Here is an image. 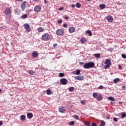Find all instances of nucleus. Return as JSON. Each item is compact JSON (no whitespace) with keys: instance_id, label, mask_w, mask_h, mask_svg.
Returning a JSON list of instances; mask_svg holds the SVG:
<instances>
[{"instance_id":"nucleus-1","label":"nucleus","mask_w":126,"mask_h":126,"mask_svg":"<svg viewBox=\"0 0 126 126\" xmlns=\"http://www.w3.org/2000/svg\"><path fill=\"white\" fill-rule=\"evenodd\" d=\"M94 66H95V64L94 63V62H89L88 63H86L84 64L83 67L84 68H92Z\"/></svg>"},{"instance_id":"nucleus-2","label":"nucleus","mask_w":126,"mask_h":126,"mask_svg":"<svg viewBox=\"0 0 126 126\" xmlns=\"http://www.w3.org/2000/svg\"><path fill=\"white\" fill-rule=\"evenodd\" d=\"M41 40L43 41H50L51 40V35L49 33H46L42 35Z\"/></svg>"},{"instance_id":"nucleus-3","label":"nucleus","mask_w":126,"mask_h":126,"mask_svg":"<svg viewBox=\"0 0 126 126\" xmlns=\"http://www.w3.org/2000/svg\"><path fill=\"white\" fill-rule=\"evenodd\" d=\"M105 64H106L104 66L105 69H107V68H109L110 67V65L112 64L111 63V60L110 59H106L105 63Z\"/></svg>"},{"instance_id":"nucleus-4","label":"nucleus","mask_w":126,"mask_h":126,"mask_svg":"<svg viewBox=\"0 0 126 126\" xmlns=\"http://www.w3.org/2000/svg\"><path fill=\"white\" fill-rule=\"evenodd\" d=\"M56 34L58 36H62L64 34V31L62 29H58L56 31Z\"/></svg>"},{"instance_id":"nucleus-5","label":"nucleus","mask_w":126,"mask_h":126,"mask_svg":"<svg viewBox=\"0 0 126 126\" xmlns=\"http://www.w3.org/2000/svg\"><path fill=\"white\" fill-rule=\"evenodd\" d=\"M68 82V81L66 78H62L60 80V83L62 85H66Z\"/></svg>"},{"instance_id":"nucleus-6","label":"nucleus","mask_w":126,"mask_h":126,"mask_svg":"<svg viewBox=\"0 0 126 126\" xmlns=\"http://www.w3.org/2000/svg\"><path fill=\"white\" fill-rule=\"evenodd\" d=\"M24 27L27 32H30V31H31V28H30V26L29 24H25L24 25Z\"/></svg>"},{"instance_id":"nucleus-7","label":"nucleus","mask_w":126,"mask_h":126,"mask_svg":"<svg viewBox=\"0 0 126 126\" xmlns=\"http://www.w3.org/2000/svg\"><path fill=\"white\" fill-rule=\"evenodd\" d=\"M41 10V6L40 5H36L34 8V11L35 12H39Z\"/></svg>"},{"instance_id":"nucleus-8","label":"nucleus","mask_w":126,"mask_h":126,"mask_svg":"<svg viewBox=\"0 0 126 126\" xmlns=\"http://www.w3.org/2000/svg\"><path fill=\"white\" fill-rule=\"evenodd\" d=\"M27 3L26 1H24L22 4H21V8L23 11L25 10V7H26V5L25 4Z\"/></svg>"},{"instance_id":"nucleus-9","label":"nucleus","mask_w":126,"mask_h":126,"mask_svg":"<svg viewBox=\"0 0 126 126\" xmlns=\"http://www.w3.org/2000/svg\"><path fill=\"white\" fill-rule=\"evenodd\" d=\"M74 79H76V80H79L80 81H81L82 80H84V76H77L74 77Z\"/></svg>"},{"instance_id":"nucleus-10","label":"nucleus","mask_w":126,"mask_h":126,"mask_svg":"<svg viewBox=\"0 0 126 126\" xmlns=\"http://www.w3.org/2000/svg\"><path fill=\"white\" fill-rule=\"evenodd\" d=\"M32 56L33 59H36V58H38V57H39V54L37 53V51H33L32 53Z\"/></svg>"},{"instance_id":"nucleus-11","label":"nucleus","mask_w":126,"mask_h":126,"mask_svg":"<svg viewBox=\"0 0 126 126\" xmlns=\"http://www.w3.org/2000/svg\"><path fill=\"white\" fill-rule=\"evenodd\" d=\"M4 12L6 15H8L9 13H11V7L6 8Z\"/></svg>"},{"instance_id":"nucleus-12","label":"nucleus","mask_w":126,"mask_h":126,"mask_svg":"<svg viewBox=\"0 0 126 126\" xmlns=\"http://www.w3.org/2000/svg\"><path fill=\"white\" fill-rule=\"evenodd\" d=\"M81 44H85L87 42V39L85 37H82L80 39Z\"/></svg>"},{"instance_id":"nucleus-13","label":"nucleus","mask_w":126,"mask_h":126,"mask_svg":"<svg viewBox=\"0 0 126 126\" xmlns=\"http://www.w3.org/2000/svg\"><path fill=\"white\" fill-rule=\"evenodd\" d=\"M96 99L97 101H102L103 100V96H102V94H98Z\"/></svg>"},{"instance_id":"nucleus-14","label":"nucleus","mask_w":126,"mask_h":126,"mask_svg":"<svg viewBox=\"0 0 126 126\" xmlns=\"http://www.w3.org/2000/svg\"><path fill=\"white\" fill-rule=\"evenodd\" d=\"M59 110L60 113H63V112L65 111V107L61 106L60 108H59Z\"/></svg>"},{"instance_id":"nucleus-15","label":"nucleus","mask_w":126,"mask_h":126,"mask_svg":"<svg viewBox=\"0 0 126 126\" xmlns=\"http://www.w3.org/2000/svg\"><path fill=\"white\" fill-rule=\"evenodd\" d=\"M27 116L29 119H32V118H33V113L29 112L27 113Z\"/></svg>"},{"instance_id":"nucleus-16","label":"nucleus","mask_w":126,"mask_h":126,"mask_svg":"<svg viewBox=\"0 0 126 126\" xmlns=\"http://www.w3.org/2000/svg\"><path fill=\"white\" fill-rule=\"evenodd\" d=\"M75 31V28L73 27H70L69 28V33H73Z\"/></svg>"},{"instance_id":"nucleus-17","label":"nucleus","mask_w":126,"mask_h":126,"mask_svg":"<svg viewBox=\"0 0 126 126\" xmlns=\"http://www.w3.org/2000/svg\"><path fill=\"white\" fill-rule=\"evenodd\" d=\"M37 31L38 33H40V32H44V31H45V29H44V28H43L42 27H40L37 29Z\"/></svg>"},{"instance_id":"nucleus-18","label":"nucleus","mask_w":126,"mask_h":126,"mask_svg":"<svg viewBox=\"0 0 126 126\" xmlns=\"http://www.w3.org/2000/svg\"><path fill=\"white\" fill-rule=\"evenodd\" d=\"M107 20L108 22H112V21L114 20V19L113 18V17H112V16H110L107 17Z\"/></svg>"},{"instance_id":"nucleus-19","label":"nucleus","mask_w":126,"mask_h":126,"mask_svg":"<svg viewBox=\"0 0 126 126\" xmlns=\"http://www.w3.org/2000/svg\"><path fill=\"white\" fill-rule=\"evenodd\" d=\"M20 120L21 121H25L26 120V116L24 115H22L20 116Z\"/></svg>"},{"instance_id":"nucleus-20","label":"nucleus","mask_w":126,"mask_h":126,"mask_svg":"<svg viewBox=\"0 0 126 126\" xmlns=\"http://www.w3.org/2000/svg\"><path fill=\"white\" fill-rule=\"evenodd\" d=\"M28 73L29 74H30V75H33L34 73H35V72L32 70H29L28 71Z\"/></svg>"},{"instance_id":"nucleus-21","label":"nucleus","mask_w":126,"mask_h":126,"mask_svg":"<svg viewBox=\"0 0 126 126\" xmlns=\"http://www.w3.org/2000/svg\"><path fill=\"white\" fill-rule=\"evenodd\" d=\"M27 17H28V15L26 14H25L21 16V18L22 19H25V18H27Z\"/></svg>"},{"instance_id":"nucleus-22","label":"nucleus","mask_w":126,"mask_h":126,"mask_svg":"<svg viewBox=\"0 0 126 126\" xmlns=\"http://www.w3.org/2000/svg\"><path fill=\"white\" fill-rule=\"evenodd\" d=\"M99 7L101 9H104L106 7V5L105 4H101L99 5Z\"/></svg>"},{"instance_id":"nucleus-23","label":"nucleus","mask_w":126,"mask_h":126,"mask_svg":"<svg viewBox=\"0 0 126 126\" xmlns=\"http://www.w3.org/2000/svg\"><path fill=\"white\" fill-rule=\"evenodd\" d=\"M46 94H47V95H52V91L50 89L47 90Z\"/></svg>"},{"instance_id":"nucleus-24","label":"nucleus","mask_w":126,"mask_h":126,"mask_svg":"<svg viewBox=\"0 0 126 126\" xmlns=\"http://www.w3.org/2000/svg\"><path fill=\"white\" fill-rule=\"evenodd\" d=\"M119 81H120V78H119L114 79L113 80L114 83H117V82H119Z\"/></svg>"},{"instance_id":"nucleus-25","label":"nucleus","mask_w":126,"mask_h":126,"mask_svg":"<svg viewBox=\"0 0 126 126\" xmlns=\"http://www.w3.org/2000/svg\"><path fill=\"white\" fill-rule=\"evenodd\" d=\"M68 90L70 92H73V91H74V87H70L69 88Z\"/></svg>"},{"instance_id":"nucleus-26","label":"nucleus","mask_w":126,"mask_h":126,"mask_svg":"<svg viewBox=\"0 0 126 126\" xmlns=\"http://www.w3.org/2000/svg\"><path fill=\"white\" fill-rule=\"evenodd\" d=\"M98 95V93H94L93 94V96L94 98H95V99L97 98Z\"/></svg>"},{"instance_id":"nucleus-27","label":"nucleus","mask_w":126,"mask_h":126,"mask_svg":"<svg viewBox=\"0 0 126 126\" xmlns=\"http://www.w3.org/2000/svg\"><path fill=\"white\" fill-rule=\"evenodd\" d=\"M76 6L77 8H80L81 7V4H80V3H77Z\"/></svg>"},{"instance_id":"nucleus-28","label":"nucleus","mask_w":126,"mask_h":126,"mask_svg":"<svg viewBox=\"0 0 126 126\" xmlns=\"http://www.w3.org/2000/svg\"><path fill=\"white\" fill-rule=\"evenodd\" d=\"M100 123H101V124H100V126H104L105 125H106V123L104 122V121L103 120L101 121Z\"/></svg>"},{"instance_id":"nucleus-29","label":"nucleus","mask_w":126,"mask_h":126,"mask_svg":"<svg viewBox=\"0 0 126 126\" xmlns=\"http://www.w3.org/2000/svg\"><path fill=\"white\" fill-rule=\"evenodd\" d=\"M87 34H89V36H92V32L91 31L88 30L86 32Z\"/></svg>"},{"instance_id":"nucleus-30","label":"nucleus","mask_w":126,"mask_h":126,"mask_svg":"<svg viewBox=\"0 0 126 126\" xmlns=\"http://www.w3.org/2000/svg\"><path fill=\"white\" fill-rule=\"evenodd\" d=\"M108 100L110 101H113V102L115 101V98L113 97L112 96H110L108 97Z\"/></svg>"},{"instance_id":"nucleus-31","label":"nucleus","mask_w":126,"mask_h":126,"mask_svg":"<svg viewBox=\"0 0 126 126\" xmlns=\"http://www.w3.org/2000/svg\"><path fill=\"white\" fill-rule=\"evenodd\" d=\"M20 12V11H19V10L18 9H16L15 10V13L17 15H18V14H19Z\"/></svg>"},{"instance_id":"nucleus-32","label":"nucleus","mask_w":126,"mask_h":126,"mask_svg":"<svg viewBox=\"0 0 126 126\" xmlns=\"http://www.w3.org/2000/svg\"><path fill=\"white\" fill-rule=\"evenodd\" d=\"M84 124L86 126H91V125H90V123H89V122H85Z\"/></svg>"},{"instance_id":"nucleus-33","label":"nucleus","mask_w":126,"mask_h":126,"mask_svg":"<svg viewBox=\"0 0 126 126\" xmlns=\"http://www.w3.org/2000/svg\"><path fill=\"white\" fill-rule=\"evenodd\" d=\"M59 75L60 77H63V76H64V73H59Z\"/></svg>"},{"instance_id":"nucleus-34","label":"nucleus","mask_w":126,"mask_h":126,"mask_svg":"<svg viewBox=\"0 0 126 126\" xmlns=\"http://www.w3.org/2000/svg\"><path fill=\"white\" fill-rule=\"evenodd\" d=\"M76 75H79L80 74V70H77L76 72Z\"/></svg>"},{"instance_id":"nucleus-35","label":"nucleus","mask_w":126,"mask_h":126,"mask_svg":"<svg viewBox=\"0 0 126 126\" xmlns=\"http://www.w3.org/2000/svg\"><path fill=\"white\" fill-rule=\"evenodd\" d=\"M69 125L70 126H74V121H71L69 123Z\"/></svg>"},{"instance_id":"nucleus-36","label":"nucleus","mask_w":126,"mask_h":126,"mask_svg":"<svg viewBox=\"0 0 126 126\" xmlns=\"http://www.w3.org/2000/svg\"><path fill=\"white\" fill-rule=\"evenodd\" d=\"M94 57L95 58H100V54H94Z\"/></svg>"},{"instance_id":"nucleus-37","label":"nucleus","mask_w":126,"mask_h":126,"mask_svg":"<svg viewBox=\"0 0 126 126\" xmlns=\"http://www.w3.org/2000/svg\"><path fill=\"white\" fill-rule=\"evenodd\" d=\"M98 89H104V86L100 85L98 88Z\"/></svg>"},{"instance_id":"nucleus-38","label":"nucleus","mask_w":126,"mask_h":126,"mask_svg":"<svg viewBox=\"0 0 126 126\" xmlns=\"http://www.w3.org/2000/svg\"><path fill=\"white\" fill-rule=\"evenodd\" d=\"M74 117L75 118V119H76V120H79V117H78V116H77L76 115H75L74 116Z\"/></svg>"},{"instance_id":"nucleus-39","label":"nucleus","mask_w":126,"mask_h":126,"mask_svg":"<svg viewBox=\"0 0 126 126\" xmlns=\"http://www.w3.org/2000/svg\"><path fill=\"white\" fill-rule=\"evenodd\" d=\"M113 121H114V122H116V123H117V122H118V118H117L116 117L114 118Z\"/></svg>"},{"instance_id":"nucleus-40","label":"nucleus","mask_w":126,"mask_h":126,"mask_svg":"<svg viewBox=\"0 0 126 126\" xmlns=\"http://www.w3.org/2000/svg\"><path fill=\"white\" fill-rule=\"evenodd\" d=\"M126 113L123 114L122 115V118H123V119H124V118H126Z\"/></svg>"},{"instance_id":"nucleus-41","label":"nucleus","mask_w":126,"mask_h":126,"mask_svg":"<svg viewBox=\"0 0 126 126\" xmlns=\"http://www.w3.org/2000/svg\"><path fill=\"white\" fill-rule=\"evenodd\" d=\"M81 103L83 105H85V101H84V100H81Z\"/></svg>"},{"instance_id":"nucleus-42","label":"nucleus","mask_w":126,"mask_h":126,"mask_svg":"<svg viewBox=\"0 0 126 126\" xmlns=\"http://www.w3.org/2000/svg\"><path fill=\"white\" fill-rule=\"evenodd\" d=\"M122 57L123 59H126V55L125 54H122Z\"/></svg>"},{"instance_id":"nucleus-43","label":"nucleus","mask_w":126,"mask_h":126,"mask_svg":"<svg viewBox=\"0 0 126 126\" xmlns=\"http://www.w3.org/2000/svg\"><path fill=\"white\" fill-rule=\"evenodd\" d=\"M63 27H64V28H65L67 27V24H63Z\"/></svg>"},{"instance_id":"nucleus-44","label":"nucleus","mask_w":126,"mask_h":126,"mask_svg":"<svg viewBox=\"0 0 126 126\" xmlns=\"http://www.w3.org/2000/svg\"><path fill=\"white\" fill-rule=\"evenodd\" d=\"M92 126H97V124H96V123H92Z\"/></svg>"},{"instance_id":"nucleus-45","label":"nucleus","mask_w":126,"mask_h":126,"mask_svg":"<svg viewBox=\"0 0 126 126\" xmlns=\"http://www.w3.org/2000/svg\"><path fill=\"white\" fill-rule=\"evenodd\" d=\"M57 46H58V44H57V43L53 44L54 48H56V47H57Z\"/></svg>"},{"instance_id":"nucleus-46","label":"nucleus","mask_w":126,"mask_h":126,"mask_svg":"<svg viewBox=\"0 0 126 126\" xmlns=\"http://www.w3.org/2000/svg\"><path fill=\"white\" fill-rule=\"evenodd\" d=\"M63 7H61L59 9V10H63Z\"/></svg>"},{"instance_id":"nucleus-47","label":"nucleus","mask_w":126,"mask_h":126,"mask_svg":"<svg viewBox=\"0 0 126 126\" xmlns=\"http://www.w3.org/2000/svg\"><path fill=\"white\" fill-rule=\"evenodd\" d=\"M111 117H110V116H107V117H106V119H107V120H110V118Z\"/></svg>"},{"instance_id":"nucleus-48","label":"nucleus","mask_w":126,"mask_h":126,"mask_svg":"<svg viewBox=\"0 0 126 126\" xmlns=\"http://www.w3.org/2000/svg\"><path fill=\"white\" fill-rule=\"evenodd\" d=\"M62 22H63V21L62 20H59V21H58V23H59V24L62 23Z\"/></svg>"},{"instance_id":"nucleus-49","label":"nucleus","mask_w":126,"mask_h":126,"mask_svg":"<svg viewBox=\"0 0 126 126\" xmlns=\"http://www.w3.org/2000/svg\"><path fill=\"white\" fill-rule=\"evenodd\" d=\"M108 50L110 51V52H112V51H113V48H110L108 49Z\"/></svg>"},{"instance_id":"nucleus-50","label":"nucleus","mask_w":126,"mask_h":126,"mask_svg":"<svg viewBox=\"0 0 126 126\" xmlns=\"http://www.w3.org/2000/svg\"><path fill=\"white\" fill-rule=\"evenodd\" d=\"M122 89H123V90H125V89H126V87L124 86H122Z\"/></svg>"},{"instance_id":"nucleus-51","label":"nucleus","mask_w":126,"mask_h":126,"mask_svg":"<svg viewBox=\"0 0 126 126\" xmlns=\"http://www.w3.org/2000/svg\"><path fill=\"white\" fill-rule=\"evenodd\" d=\"M119 69H122V68H123V67H122V66H121L120 65H119Z\"/></svg>"},{"instance_id":"nucleus-52","label":"nucleus","mask_w":126,"mask_h":126,"mask_svg":"<svg viewBox=\"0 0 126 126\" xmlns=\"http://www.w3.org/2000/svg\"><path fill=\"white\" fill-rule=\"evenodd\" d=\"M71 7H75V5H74V4H72V5H71Z\"/></svg>"},{"instance_id":"nucleus-53","label":"nucleus","mask_w":126,"mask_h":126,"mask_svg":"<svg viewBox=\"0 0 126 126\" xmlns=\"http://www.w3.org/2000/svg\"><path fill=\"white\" fill-rule=\"evenodd\" d=\"M69 18V17H68V16H65V19H68Z\"/></svg>"},{"instance_id":"nucleus-54","label":"nucleus","mask_w":126,"mask_h":126,"mask_svg":"<svg viewBox=\"0 0 126 126\" xmlns=\"http://www.w3.org/2000/svg\"><path fill=\"white\" fill-rule=\"evenodd\" d=\"M2 125V122L0 121V126H1Z\"/></svg>"},{"instance_id":"nucleus-55","label":"nucleus","mask_w":126,"mask_h":126,"mask_svg":"<svg viewBox=\"0 0 126 126\" xmlns=\"http://www.w3.org/2000/svg\"><path fill=\"white\" fill-rule=\"evenodd\" d=\"M44 3H47V0H44Z\"/></svg>"},{"instance_id":"nucleus-56","label":"nucleus","mask_w":126,"mask_h":126,"mask_svg":"<svg viewBox=\"0 0 126 126\" xmlns=\"http://www.w3.org/2000/svg\"><path fill=\"white\" fill-rule=\"evenodd\" d=\"M83 64V62L80 63V64Z\"/></svg>"},{"instance_id":"nucleus-57","label":"nucleus","mask_w":126,"mask_h":126,"mask_svg":"<svg viewBox=\"0 0 126 126\" xmlns=\"http://www.w3.org/2000/svg\"><path fill=\"white\" fill-rule=\"evenodd\" d=\"M34 0L35 1H39V0Z\"/></svg>"},{"instance_id":"nucleus-58","label":"nucleus","mask_w":126,"mask_h":126,"mask_svg":"<svg viewBox=\"0 0 126 126\" xmlns=\"http://www.w3.org/2000/svg\"><path fill=\"white\" fill-rule=\"evenodd\" d=\"M119 104H123V103L122 102L120 101Z\"/></svg>"},{"instance_id":"nucleus-59","label":"nucleus","mask_w":126,"mask_h":126,"mask_svg":"<svg viewBox=\"0 0 126 126\" xmlns=\"http://www.w3.org/2000/svg\"><path fill=\"white\" fill-rule=\"evenodd\" d=\"M1 91H2L1 90V89H0V92H1Z\"/></svg>"},{"instance_id":"nucleus-60","label":"nucleus","mask_w":126,"mask_h":126,"mask_svg":"<svg viewBox=\"0 0 126 126\" xmlns=\"http://www.w3.org/2000/svg\"><path fill=\"white\" fill-rule=\"evenodd\" d=\"M87 1H90V0H87Z\"/></svg>"},{"instance_id":"nucleus-61","label":"nucleus","mask_w":126,"mask_h":126,"mask_svg":"<svg viewBox=\"0 0 126 126\" xmlns=\"http://www.w3.org/2000/svg\"><path fill=\"white\" fill-rule=\"evenodd\" d=\"M114 104L113 102H111V105H113Z\"/></svg>"},{"instance_id":"nucleus-62","label":"nucleus","mask_w":126,"mask_h":126,"mask_svg":"<svg viewBox=\"0 0 126 126\" xmlns=\"http://www.w3.org/2000/svg\"><path fill=\"white\" fill-rule=\"evenodd\" d=\"M21 0V1H23V0Z\"/></svg>"}]
</instances>
